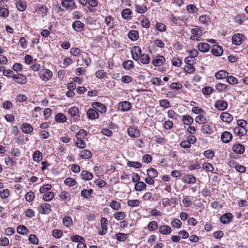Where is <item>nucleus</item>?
Here are the masks:
<instances>
[{
    "instance_id": "nucleus-47",
    "label": "nucleus",
    "mask_w": 248,
    "mask_h": 248,
    "mask_svg": "<svg viewBox=\"0 0 248 248\" xmlns=\"http://www.w3.org/2000/svg\"><path fill=\"white\" fill-rule=\"evenodd\" d=\"M203 114H199L195 118V122L198 124H204L206 122L207 119L203 115Z\"/></svg>"
},
{
    "instance_id": "nucleus-35",
    "label": "nucleus",
    "mask_w": 248,
    "mask_h": 248,
    "mask_svg": "<svg viewBox=\"0 0 248 248\" xmlns=\"http://www.w3.org/2000/svg\"><path fill=\"white\" fill-rule=\"evenodd\" d=\"M139 60L142 64H147L149 63L150 62V57L147 54H141V56H140V58Z\"/></svg>"
},
{
    "instance_id": "nucleus-62",
    "label": "nucleus",
    "mask_w": 248,
    "mask_h": 248,
    "mask_svg": "<svg viewBox=\"0 0 248 248\" xmlns=\"http://www.w3.org/2000/svg\"><path fill=\"white\" fill-rule=\"evenodd\" d=\"M4 160L7 165L15 166L16 164V162L14 161V158L9 156L6 157L4 158Z\"/></svg>"
},
{
    "instance_id": "nucleus-56",
    "label": "nucleus",
    "mask_w": 248,
    "mask_h": 248,
    "mask_svg": "<svg viewBox=\"0 0 248 248\" xmlns=\"http://www.w3.org/2000/svg\"><path fill=\"white\" fill-rule=\"evenodd\" d=\"M109 206L114 210H117L121 207L120 203L116 201H112L109 203Z\"/></svg>"
},
{
    "instance_id": "nucleus-6",
    "label": "nucleus",
    "mask_w": 248,
    "mask_h": 248,
    "mask_svg": "<svg viewBox=\"0 0 248 248\" xmlns=\"http://www.w3.org/2000/svg\"><path fill=\"white\" fill-rule=\"evenodd\" d=\"M131 52L132 58L135 61H138L141 55V50L139 46H134L131 49Z\"/></svg>"
},
{
    "instance_id": "nucleus-30",
    "label": "nucleus",
    "mask_w": 248,
    "mask_h": 248,
    "mask_svg": "<svg viewBox=\"0 0 248 248\" xmlns=\"http://www.w3.org/2000/svg\"><path fill=\"white\" fill-rule=\"evenodd\" d=\"M80 175L83 180L87 181L91 180L93 176L92 173L87 170H83Z\"/></svg>"
},
{
    "instance_id": "nucleus-25",
    "label": "nucleus",
    "mask_w": 248,
    "mask_h": 248,
    "mask_svg": "<svg viewBox=\"0 0 248 248\" xmlns=\"http://www.w3.org/2000/svg\"><path fill=\"white\" fill-rule=\"evenodd\" d=\"M245 149L244 146L240 144H236L232 147L233 151L239 154H242L244 152Z\"/></svg>"
},
{
    "instance_id": "nucleus-64",
    "label": "nucleus",
    "mask_w": 248,
    "mask_h": 248,
    "mask_svg": "<svg viewBox=\"0 0 248 248\" xmlns=\"http://www.w3.org/2000/svg\"><path fill=\"white\" fill-rule=\"evenodd\" d=\"M184 70L188 74H192L195 71V68L193 65H186L184 67Z\"/></svg>"
},
{
    "instance_id": "nucleus-4",
    "label": "nucleus",
    "mask_w": 248,
    "mask_h": 248,
    "mask_svg": "<svg viewBox=\"0 0 248 248\" xmlns=\"http://www.w3.org/2000/svg\"><path fill=\"white\" fill-rule=\"evenodd\" d=\"M228 103L223 100H218L215 102L214 107L220 111L226 110L228 108Z\"/></svg>"
},
{
    "instance_id": "nucleus-2",
    "label": "nucleus",
    "mask_w": 248,
    "mask_h": 248,
    "mask_svg": "<svg viewBox=\"0 0 248 248\" xmlns=\"http://www.w3.org/2000/svg\"><path fill=\"white\" fill-rule=\"evenodd\" d=\"M68 112L73 121L76 122L79 120V111L78 108L71 107L68 109Z\"/></svg>"
},
{
    "instance_id": "nucleus-18",
    "label": "nucleus",
    "mask_w": 248,
    "mask_h": 248,
    "mask_svg": "<svg viewBox=\"0 0 248 248\" xmlns=\"http://www.w3.org/2000/svg\"><path fill=\"white\" fill-rule=\"evenodd\" d=\"M159 232L162 234L169 235L171 233L172 229L169 226L163 225L159 227Z\"/></svg>"
},
{
    "instance_id": "nucleus-43",
    "label": "nucleus",
    "mask_w": 248,
    "mask_h": 248,
    "mask_svg": "<svg viewBox=\"0 0 248 248\" xmlns=\"http://www.w3.org/2000/svg\"><path fill=\"white\" fill-rule=\"evenodd\" d=\"M54 194L52 192L45 193L43 196V199L45 201H50L54 198Z\"/></svg>"
},
{
    "instance_id": "nucleus-26",
    "label": "nucleus",
    "mask_w": 248,
    "mask_h": 248,
    "mask_svg": "<svg viewBox=\"0 0 248 248\" xmlns=\"http://www.w3.org/2000/svg\"><path fill=\"white\" fill-rule=\"evenodd\" d=\"M201 131L205 134H211L213 132V129L209 124H204L201 127Z\"/></svg>"
},
{
    "instance_id": "nucleus-40",
    "label": "nucleus",
    "mask_w": 248,
    "mask_h": 248,
    "mask_svg": "<svg viewBox=\"0 0 248 248\" xmlns=\"http://www.w3.org/2000/svg\"><path fill=\"white\" fill-rule=\"evenodd\" d=\"M17 9L20 11H24L26 9L27 5L25 1H18L16 3Z\"/></svg>"
},
{
    "instance_id": "nucleus-55",
    "label": "nucleus",
    "mask_w": 248,
    "mask_h": 248,
    "mask_svg": "<svg viewBox=\"0 0 248 248\" xmlns=\"http://www.w3.org/2000/svg\"><path fill=\"white\" fill-rule=\"evenodd\" d=\"M131 14V11L129 9H125L122 12V16L124 19H128Z\"/></svg>"
},
{
    "instance_id": "nucleus-7",
    "label": "nucleus",
    "mask_w": 248,
    "mask_h": 248,
    "mask_svg": "<svg viewBox=\"0 0 248 248\" xmlns=\"http://www.w3.org/2000/svg\"><path fill=\"white\" fill-rule=\"evenodd\" d=\"M127 133L129 137L133 138H138L140 136L139 130L134 126L129 127L127 129Z\"/></svg>"
},
{
    "instance_id": "nucleus-49",
    "label": "nucleus",
    "mask_w": 248,
    "mask_h": 248,
    "mask_svg": "<svg viewBox=\"0 0 248 248\" xmlns=\"http://www.w3.org/2000/svg\"><path fill=\"white\" fill-rule=\"evenodd\" d=\"M182 222L179 219L175 218L171 222L172 227L176 229H180L182 226Z\"/></svg>"
},
{
    "instance_id": "nucleus-3",
    "label": "nucleus",
    "mask_w": 248,
    "mask_h": 248,
    "mask_svg": "<svg viewBox=\"0 0 248 248\" xmlns=\"http://www.w3.org/2000/svg\"><path fill=\"white\" fill-rule=\"evenodd\" d=\"M100 223L101 228L99 231L98 234L104 235L108 232V220L105 217H102L100 219Z\"/></svg>"
},
{
    "instance_id": "nucleus-19",
    "label": "nucleus",
    "mask_w": 248,
    "mask_h": 248,
    "mask_svg": "<svg viewBox=\"0 0 248 248\" xmlns=\"http://www.w3.org/2000/svg\"><path fill=\"white\" fill-rule=\"evenodd\" d=\"M232 219V216L231 213H228L223 215L220 218V222L223 224L229 223Z\"/></svg>"
},
{
    "instance_id": "nucleus-42",
    "label": "nucleus",
    "mask_w": 248,
    "mask_h": 248,
    "mask_svg": "<svg viewBox=\"0 0 248 248\" xmlns=\"http://www.w3.org/2000/svg\"><path fill=\"white\" fill-rule=\"evenodd\" d=\"M93 190L92 189H83L81 192V195L85 198H89L91 194L93 193Z\"/></svg>"
},
{
    "instance_id": "nucleus-1",
    "label": "nucleus",
    "mask_w": 248,
    "mask_h": 248,
    "mask_svg": "<svg viewBox=\"0 0 248 248\" xmlns=\"http://www.w3.org/2000/svg\"><path fill=\"white\" fill-rule=\"evenodd\" d=\"M39 77L42 80L46 82L52 78V72L49 69H42L39 72Z\"/></svg>"
},
{
    "instance_id": "nucleus-11",
    "label": "nucleus",
    "mask_w": 248,
    "mask_h": 248,
    "mask_svg": "<svg viewBox=\"0 0 248 248\" xmlns=\"http://www.w3.org/2000/svg\"><path fill=\"white\" fill-rule=\"evenodd\" d=\"M92 106L94 108H95V109H96L98 111H99L100 113H103L106 112V111L107 108L106 107V106L104 104L100 102H93L92 104Z\"/></svg>"
},
{
    "instance_id": "nucleus-46",
    "label": "nucleus",
    "mask_w": 248,
    "mask_h": 248,
    "mask_svg": "<svg viewBox=\"0 0 248 248\" xmlns=\"http://www.w3.org/2000/svg\"><path fill=\"white\" fill-rule=\"evenodd\" d=\"M42 159V154L39 151H35L33 154V160L39 162Z\"/></svg>"
},
{
    "instance_id": "nucleus-5",
    "label": "nucleus",
    "mask_w": 248,
    "mask_h": 248,
    "mask_svg": "<svg viewBox=\"0 0 248 248\" xmlns=\"http://www.w3.org/2000/svg\"><path fill=\"white\" fill-rule=\"evenodd\" d=\"M38 211L41 214H49L51 212V205L46 203L41 204L38 207Z\"/></svg>"
},
{
    "instance_id": "nucleus-41",
    "label": "nucleus",
    "mask_w": 248,
    "mask_h": 248,
    "mask_svg": "<svg viewBox=\"0 0 248 248\" xmlns=\"http://www.w3.org/2000/svg\"><path fill=\"white\" fill-rule=\"evenodd\" d=\"M128 37L131 40L135 41L137 40L139 37L138 32L136 31H131L128 33Z\"/></svg>"
},
{
    "instance_id": "nucleus-39",
    "label": "nucleus",
    "mask_w": 248,
    "mask_h": 248,
    "mask_svg": "<svg viewBox=\"0 0 248 248\" xmlns=\"http://www.w3.org/2000/svg\"><path fill=\"white\" fill-rule=\"evenodd\" d=\"M148 229L150 232L155 231L158 228V224L155 221H151L148 224Z\"/></svg>"
},
{
    "instance_id": "nucleus-36",
    "label": "nucleus",
    "mask_w": 248,
    "mask_h": 248,
    "mask_svg": "<svg viewBox=\"0 0 248 248\" xmlns=\"http://www.w3.org/2000/svg\"><path fill=\"white\" fill-rule=\"evenodd\" d=\"M147 173L148 177L153 178L157 177L158 175L157 170L152 168L147 170Z\"/></svg>"
},
{
    "instance_id": "nucleus-54",
    "label": "nucleus",
    "mask_w": 248,
    "mask_h": 248,
    "mask_svg": "<svg viewBox=\"0 0 248 248\" xmlns=\"http://www.w3.org/2000/svg\"><path fill=\"white\" fill-rule=\"evenodd\" d=\"M140 202L138 200H129L127 204L130 207H137L140 204Z\"/></svg>"
},
{
    "instance_id": "nucleus-10",
    "label": "nucleus",
    "mask_w": 248,
    "mask_h": 248,
    "mask_svg": "<svg viewBox=\"0 0 248 248\" xmlns=\"http://www.w3.org/2000/svg\"><path fill=\"white\" fill-rule=\"evenodd\" d=\"M13 79L19 84H25L27 82V78L25 76L18 74L17 75H15L13 78Z\"/></svg>"
},
{
    "instance_id": "nucleus-34",
    "label": "nucleus",
    "mask_w": 248,
    "mask_h": 248,
    "mask_svg": "<svg viewBox=\"0 0 248 248\" xmlns=\"http://www.w3.org/2000/svg\"><path fill=\"white\" fill-rule=\"evenodd\" d=\"M182 120L183 123L186 125H191L193 123V119L190 115L183 116Z\"/></svg>"
},
{
    "instance_id": "nucleus-51",
    "label": "nucleus",
    "mask_w": 248,
    "mask_h": 248,
    "mask_svg": "<svg viewBox=\"0 0 248 248\" xmlns=\"http://www.w3.org/2000/svg\"><path fill=\"white\" fill-rule=\"evenodd\" d=\"M226 81L231 85H234L238 83V79L232 76H228L227 77Z\"/></svg>"
},
{
    "instance_id": "nucleus-44",
    "label": "nucleus",
    "mask_w": 248,
    "mask_h": 248,
    "mask_svg": "<svg viewBox=\"0 0 248 248\" xmlns=\"http://www.w3.org/2000/svg\"><path fill=\"white\" fill-rule=\"evenodd\" d=\"M216 89L219 92H221L228 89V85L225 84L218 83L215 86Z\"/></svg>"
},
{
    "instance_id": "nucleus-61",
    "label": "nucleus",
    "mask_w": 248,
    "mask_h": 248,
    "mask_svg": "<svg viewBox=\"0 0 248 248\" xmlns=\"http://www.w3.org/2000/svg\"><path fill=\"white\" fill-rule=\"evenodd\" d=\"M159 106L161 107L168 108L170 107V104L168 100L163 99L159 101Z\"/></svg>"
},
{
    "instance_id": "nucleus-15",
    "label": "nucleus",
    "mask_w": 248,
    "mask_h": 248,
    "mask_svg": "<svg viewBox=\"0 0 248 248\" xmlns=\"http://www.w3.org/2000/svg\"><path fill=\"white\" fill-rule=\"evenodd\" d=\"M84 24L79 20H76L72 24L73 30L77 32H80L83 30Z\"/></svg>"
},
{
    "instance_id": "nucleus-12",
    "label": "nucleus",
    "mask_w": 248,
    "mask_h": 248,
    "mask_svg": "<svg viewBox=\"0 0 248 248\" xmlns=\"http://www.w3.org/2000/svg\"><path fill=\"white\" fill-rule=\"evenodd\" d=\"M244 35L241 33L234 34L232 38V42L235 45H240L243 41Z\"/></svg>"
},
{
    "instance_id": "nucleus-59",
    "label": "nucleus",
    "mask_w": 248,
    "mask_h": 248,
    "mask_svg": "<svg viewBox=\"0 0 248 248\" xmlns=\"http://www.w3.org/2000/svg\"><path fill=\"white\" fill-rule=\"evenodd\" d=\"M127 166L135 168H140L141 167V164L139 162L128 161L127 162Z\"/></svg>"
},
{
    "instance_id": "nucleus-16",
    "label": "nucleus",
    "mask_w": 248,
    "mask_h": 248,
    "mask_svg": "<svg viewBox=\"0 0 248 248\" xmlns=\"http://www.w3.org/2000/svg\"><path fill=\"white\" fill-rule=\"evenodd\" d=\"M87 116L90 120H94L99 117V114L95 108H90L87 110Z\"/></svg>"
},
{
    "instance_id": "nucleus-33",
    "label": "nucleus",
    "mask_w": 248,
    "mask_h": 248,
    "mask_svg": "<svg viewBox=\"0 0 248 248\" xmlns=\"http://www.w3.org/2000/svg\"><path fill=\"white\" fill-rule=\"evenodd\" d=\"M228 75V73L225 70H220L215 75V77L217 79H221L224 78H227Z\"/></svg>"
},
{
    "instance_id": "nucleus-20",
    "label": "nucleus",
    "mask_w": 248,
    "mask_h": 248,
    "mask_svg": "<svg viewBox=\"0 0 248 248\" xmlns=\"http://www.w3.org/2000/svg\"><path fill=\"white\" fill-rule=\"evenodd\" d=\"M182 180L188 184H194L196 183V178L192 174H186L182 178Z\"/></svg>"
},
{
    "instance_id": "nucleus-57",
    "label": "nucleus",
    "mask_w": 248,
    "mask_h": 248,
    "mask_svg": "<svg viewBox=\"0 0 248 248\" xmlns=\"http://www.w3.org/2000/svg\"><path fill=\"white\" fill-rule=\"evenodd\" d=\"M10 191L8 189H4L0 191V197L2 199H5L9 197Z\"/></svg>"
},
{
    "instance_id": "nucleus-52",
    "label": "nucleus",
    "mask_w": 248,
    "mask_h": 248,
    "mask_svg": "<svg viewBox=\"0 0 248 248\" xmlns=\"http://www.w3.org/2000/svg\"><path fill=\"white\" fill-rule=\"evenodd\" d=\"M87 136V132L85 130L81 129L76 135L77 139H84Z\"/></svg>"
},
{
    "instance_id": "nucleus-8",
    "label": "nucleus",
    "mask_w": 248,
    "mask_h": 248,
    "mask_svg": "<svg viewBox=\"0 0 248 248\" xmlns=\"http://www.w3.org/2000/svg\"><path fill=\"white\" fill-rule=\"evenodd\" d=\"M62 6L67 10H73L76 8L74 0H62Z\"/></svg>"
},
{
    "instance_id": "nucleus-9",
    "label": "nucleus",
    "mask_w": 248,
    "mask_h": 248,
    "mask_svg": "<svg viewBox=\"0 0 248 248\" xmlns=\"http://www.w3.org/2000/svg\"><path fill=\"white\" fill-rule=\"evenodd\" d=\"M165 61V59L163 56L157 55L153 58L152 64L156 67L162 65Z\"/></svg>"
},
{
    "instance_id": "nucleus-31",
    "label": "nucleus",
    "mask_w": 248,
    "mask_h": 248,
    "mask_svg": "<svg viewBox=\"0 0 248 248\" xmlns=\"http://www.w3.org/2000/svg\"><path fill=\"white\" fill-rule=\"evenodd\" d=\"M135 8L136 11L140 14L145 13L147 10L146 6L144 4H136Z\"/></svg>"
},
{
    "instance_id": "nucleus-50",
    "label": "nucleus",
    "mask_w": 248,
    "mask_h": 248,
    "mask_svg": "<svg viewBox=\"0 0 248 248\" xmlns=\"http://www.w3.org/2000/svg\"><path fill=\"white\" fill-rule=\"evenodd\" d=\"M71 194L68 191H63L61 192L60 197L63 200H69L70 199Z\"/></svg>"
},
{
    "instance_id": "nucleus-27",
    "label": "nucleus",
    "mask_w": 248,
    "mask_h": 248,
    "mask_svg": "<svg viewBox=\"0 0 248 248\" xmlns=\"http://www.w3.org/2000/svg\"><path fill=\"white\" fill-rule=\"evenodd\" d=\"M193 197L186 196L183 200L182 202L185 207H189L193 203Z\"/></svg>"
},
{
    "instance_id": "nucleus-17",
    "label": "nucleus",
    "mask_w": 248,
    "mask_h": 248,
    "mask_svg": "<svg viewBox=\"0 0 248 248\" xmlns=\"http://www.w3.org/2000/svg\"><path fill=\"white\" fill-rule=\"evenodd\" d=\"M232 134L228 131L223 132L221 136V139L223 142L225 143H229L232 139Z\"/></svg>"
},
{
    "instance_id": "nucleus-38",
    "label": "nucleus",
    "mask_w": 248,
    "mask_h": 248,
    "mask_svg": "<svg viewBox=\"0 0 248 248\" xmlns=\"http://www.w3.org/2000/svg\"><path fill=\"white\" fill-rule=\"evenodd\" d=\"M63 225L67 227H70L73 224L72 219L69 216H65L62 220Z\"/></svg>"
},
{
    "instance_id": "nucleus-29",
    "label": "nucleus",
    "mask_w": 248,
    "mask_h": 248,
    "mask_svg": "<svg viewBox=\"0 0 248 248\" xmlns=\"http://www.w3.org/2000/svg\"><path fill=\"white\" fill-rule=\"evenodd\" d=\"M146 187V185L143 182L140 181L135 184L134 188L136 191H141L145 189Z\"/></svg>"
},
{
    "instance_id": "nucleus-28",
    "label": "nucleus",
    "mask_w": 248,
    "mask_h": 248,
    "mask_svg": "<svg viewBox=\"0 0 248 248\" xmlns=\"http://www.w3.org/2000/svg\"><path fill=\"white\" fill-rule=\"evenodd\" d=\"M234 133L240 137L244 136L246 135L247 130L245 128H241L239 127H235L234 129Z\"/></svg>"
},
{
    "instance_id": "nucleus-14",
    "label": "nucleus",
    "mask_w": 248,
    "mask_h": 248,
    "mask_svg": "<svg viewBox=\"0 0 248 248\" xmlns=\"http://www.w3.org/2000/svg\"><path fill=\"white\" fill-rule=\"evenodd\" d=\"M131 104L128 101L120 102L119 104L118 108L122 111H126L131 108Z\"/></svg>"
},
{
    "instance_id": "nucleus-48",
    "label": "nucleus",
    "mask_w": 248,
    "mask_h": 248,
    "mask_svg": "<svg viewBox=\"0 0 248 248\" xmlns=\"http://www.w3.org/2000/svg\"><path fill=\"white\" fill-rule=\"evenodd\" d=\"M115 237L118 241L121 242L125 241L127 238V235L126 234L121 232L117 233L116 234Z\"/></svg>"
},
{
    "instance_id": "nucleus-22",
    "label": "nucleus",
    "mask_w": 248,
    "mask_h": 248,
    "mask_svg": "<svg viewBox=\"0 0 248 248\" xmlns=\"http://www.w3.org/2000/svg\"><path fill=\"white\" fill-rule=\"evenodd\" d=\"M22 132L25 134H30L33 131V127L28 123H23L21 126Z\"/></svg>"
},
{
    "instance_id": "nucleus-23",
    "label": "nucleus",
    "mask_w": 248,
    "mask_h": 248,
    "mask_svg": "<svg viewBox=\"0 0 248 248\" xmlns=\"http://www.w3.org/2000/svg\"><path fill=\"white\" fill-rule=\"evenodd\" d=\"M79 157L82 159H88L92 157V152L87 149L83 150L79 153Z\"/></svg>"
},
{
    "instance_id": "nucleus-32",
    "label": "nucleus",
    "mask_w": 248,
    "mask_h": 248,
    "mask_svg": "<svg viewBox=\"0 0 248 248\" xmlns=\"http://www.w3.org/2000/svg\"><path fill=\"white\" fill-rule=\"evenodd\" d=\"M123 67L126 70H130L134 67V62L131 60H126L123 62Z\"/></svg>"
},
{
    "instance_id": "nucleus-45",
    "label": "nucleus",
    "mask_w": 248,
    "mask_h": 248,
    "mask_svg": "<svg viewBox=\"0 0 248 248\" xmlns=\"http://www.w3.org/2000/svg\"><path fill=\"white\" fill-rule=\"evenodd\" d=\"M66 116L62 113H59L55 116V120L59 123H63L66 121Z\"/></svg>"
},
{
    "instance_id": "nucleus-21",
    "label": "nucleus",
    "mask_w": 248,
    "mask_h": 248,
    "mask_svg": "<svg viewBox=\"0 0 248 248\" xmlns=\"http://www.w3.org/2000/svg\"><path fill=\"white\" fill-rule=\"evenodd\" d=\"M220 118L223 122L228 123H231L233 120L232 116L227 112L222 113Z\"/></svg>"
},
{
    "instance_id": "nucleus-13",
    "label": "nucleus",
    "mask_w": 248,
    "mask_h": 248,
    "mask_svg": "<svg viewBox=\"0 0 248 248\" xmlns=\"http://www.w3.org/2000/svg\"><path fill=\"white\" fill-rule=\"evenodd\" d=\"M223 49L221 46L217 45H214L211 48V52L216 56H220L223 53Z\"/></svg>"
},
{
    "instance_id": "nucleus-63",
    "label": "nucleus",
    "mask_w": 248,
    "mask_h": 248,
    "mask_svg": "<svg viewBox=\"0 0 248 248\" xmlns=\"http://www.w3.org/2000/svg\"><path fill=\"white\" fill-rule=\"evenodd\" d=\"M192 112L195 114H202L205 113V111L202 108L198 107H193L192 108Z\"/></svg>"
},
{
    "instance_id": "nucleus-37",
    "label": "nucleus",
    "mask_w": 248,
    "mask_h": 248,
    "mask_svg": "<svg viewBox=\"0 0 248 248\" xmlns=\"http://www.w3.org/2000/svg\"><path fill=\"white\" fill-rule=\"evenodd\" d=\"M16 230H17V232L22 235L26 234L28 233V232H29L26 226H25L24 225H19L17 227Z\"/></svg>"
},
{
    "instance_id": "nucleus-24",
    "label": "nucleus",
    "mask_w": 248,
    "mask_h": 248,
    "mask_svg": "<svg viewBox=\"0 0 248 248\" xmlns=\"http://www.w3.org/2000/svg\"><path fill=\"white\" fill-rule=\"evenodd\" d=\"M198 48L202 52H206L209 50L210 46L206 43H200L198 45Z\"/></svg>"
},
{
    "instance_id": "nucleus-53",
    "label": "nucleus",
    "mask_w": 248,
    "mask_h": 248,
    "mask_svg": "<svg viewBox=\"0 0 248 248\" xmlns=\"http://www.w3.org/2000/svg\"><path fill=\"white\" fill-rule=\"evenodd\" d=\"M70 240L73 242H78V243H80V242L85 241V239H84L83 237L78 235H72L70 237Z\"/></svg>"
},
{
    "instance_id": "nucleus-58",
    "label": "nucleus",
    "mask_w": 248,
    "mask_h": 248,
    "mask_svg": "<svg viewBox=\"0 0 248 248\" xmlns=\"http://www.w3.org/2000/svg\"><path fill=\"white\" fill-rule=\"evenodd\" d=\"M76 144L78 148L81 149H83L86 147V143L83 139H77Z\"/></svg>"
},
{
    "instance_id": "nucleus-60",
    "label": "nucleus",
    "mask_w": 248,
    "mask_h": 248,
    "mask_svg": "<svg viewBox=\"0 0 248 248\" xmlns=\"http://www.w3.org/2000/svg\"><path fill=\"white\" fill-rule=\"evenodd\" d=\"M16 142L18 145H23L25 144L24 137L23 135H18L15 138Z\"/></svg>"
}]
</instances>
